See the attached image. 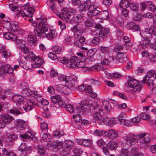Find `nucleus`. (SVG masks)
<instances>
[{"instance_id":"nucleus-1","label":"nucleus","mask_w":156,"mask_h":156,"mask_svg":"<svg viewBox=\"0 0 156 156\" xmlns=\"http://www.w3.org/2000/svg\"><path fill=\"white\" fill-rule=\"evenodd\" d=\"M37 21L32 23V25L35 28L34 33L35 35L41 38L47 37L49 40L55 39L57 36V33L55 30H51L47 34L48 29L46 25L47 24L46 19L37 18Z\"/></svg>"},{"instance_id":"nucleus-2","label":"nucleus","mask_w":156,"mask_h":156,"mask_svg":"<svg viewBox=\"0 0 156 156\" xmlns=\"http://www.w3.org/2000/svg\"><path fill=\"white\" fill-rule=\"evenodd\" d=\"M76 107L77 112L78 113H83L86 112H89L91 109H94V107L91 104H88L84 101L77 104Z\"/></svg>"},{"instance_id":"nucleus-3","label":"nucleus","mask_w":156,"mask_h":156,"mask_svg":"<svg viewBox=\"0 0 156 156\" xmlns=\"http://www.w3.org/2000/svg\"><path fill=\"white\" fill-rule=\"evenodd\" d=\"M34 102L33 100H28L19 104L18 108L21 110H24L26 112H28L34 108Z\"/></svg>"},{"instance_id":"nucleus-4","label":"nucleus","mask_w":156,"mask_h":156,"mask_svg":"<svg viewBox=\"0 0 156 156\" xmlns=\"http://www.w3.org/2000/svg\"><path fill=\"white\" fill-rule=\"evenodd\" d=\"M29 57L32 60L34 61V62L31 64L33 68L40 67L44 62V60L40 56L36 55L33 52L30 53Z\"/></svg>"},{"instance_id":"nucleus-5","label":"nucleus","mask_w":156,"mask_h":156,"mask_svg":"<svg viewBox=\"0 0 156 156\" xmlns=\"http://www.w3.org/2000/svg\"><path fill=\"white\" fill-rule=\"evenodd\" d=\"M78 61H79L78 58L76 56L72 57L69 60L64 57H63V59L61 60L62 63H66L67 66L70 68H76Z\"/></svg>"},{"instance_id":"nucleus-6","label":"nucleus","mask_w":156,"mask_h":156,"mask_svg":"<svg viewBox=\"0 0 156 156\" xmlns=\"http://www.w3.org/2000/svg\"><path fill=\"white\" fill-rule=\"evenodd\" d=\"M128 83L129 87L133 88V91L134 93H138L142 88V85L136 80H130L128 81Z\"/></svg>"},{"instance_id":"nucleus-7","label":"nucleus","mask_w":156,"mask_h":156,"mask_svg":"<svg viewBox=\"0 0 156 156\" xmlns=\"http://www.w3.org/2000/svg\"><path fill=\"white\" fill-rule=\"evenodd\" d=\"M77 77L75 76H69L68 78V81L66 82V85L69 87L72 90H76L77 87Z\"/></svg>"},{"instance_id":"nucleus-8","label":"nucleus","mask_w":156,"mask_h":156,"mask_svg":"<svg viewBox=\"0 0 156 156\" xmlns=\"http://www.w3.org/2000/svg\"><path fill=\"white\" fill-rule=\"evenodd\" d=\"M95 29L100 30H99V36L102 38L104 39L107 37L108 34L109 30L108 28L102 27L100 24H96L95 26Z\"/></svg>"},{"instance_id":"nucleus-9","label":"nucleus","mask_w":156,"mask_h":156,"mask_svg":"<svg viewBox=\"0 0 156 156\" xmlns=\"http://www.w3.org/2000/svg\"><path fill=\"white\" fill-rule=\"evenodd\" d=\"M56 89L58 92L66 95L69 94L72 92V90L68 86H65L62 84L58 85Z\"/></svg>"},{"instance_id":"nucleus-10","label":"nucleus","mask_w":156,"mask_h":156,"mask_svg":"<svg viewBox=\"0 0 156 156\" xmlns=\"http://www.w3.org/2000/svg\"><path fill=\"white\" fill-rule=\"evenodd\" d=\"M13 71V68L8 64L0 67V75L3 76L5 74H11Z\"/></svg>"},{"instance_id":"nucleus-11","label":"nucleus","mask_w":156,"mask_h":156,"mask_svg":"<svg viewBox=\"0 0 156 156\" xmlns=\"http://www.w3.org/2000/svg\"><path fill=\"white\" fill-rule=\"evenodd\" d=\"M91 4V2L90 0L86 1L79 6V11H84L89 10L92 7L93 5H92Z\"/></svg>"},{"instance_id":"nucleus-12","label":"nucleus","mask_w":156,"mask_h":156,"mask_svg":"<svg viewBox=\"0 0 156 156\" xmlns=\"http://www.w3.org/2000/svg\"><path fill=\"white\" fill-rule=\"evenodd\" d=\"M94 111L95 113L94 115V120L97 123L101 118L100 113L102 112V110L101 106L96 105L94 107Z\"/></svg>"},{"instance_id":"nucleus-13","label":"nucleus","mask_w":156,"mask_h":156,"mask_svg":"<svg viewBox=\"0 0 156 156\" xmlns=\"http://www.w3.org/2000/svg\"><path fill=\"white\" fill-rule=\"evenodd\" d=\"M126 114L123 113L120 114L119 117V119L118 121L120 125L124 126H128L131 124V121L125 119Z\"/></svg>"},{"instance_id":"nucleus-14","label":"nucleus","mask_w":156,"mask_h":156,"mask_svg":"<svg viewBox=\"0 0 156 156\" xmlns=\"http://www.w3.org/2000/svg\"><path fill=\"white\" fill-rule=\"evenodd\" d=\"M6 28L9 31L15 32L17 31L18 27L12 21H6L5 23Z\"/></svg>"},{"instance_id":"nucleus-15","label":"nucleus","mask_w":156,"mask_h":156,"mask_svg":"<svg viewBox=\"0 0 156 156\" xmlns=\"http://www.w3.org/2000/svg\"><path fill=\"white\" fill-rule=\"evenodd\" d=\"M101 109L103 113H108L110 111L111 108V105L109 102L106 100H104L102 102V107H101Z\"/></svg>"},{"instance_id":"nucleus-16","label":"nucleus","mask_w":156,"mask_h":156,"mask_svg":"<svg viewBox=\"0 0 156 156\" xmlns=\"http://www.w3.org/2000/svg\"><path fill=\"white\" fill-rule=\"evenodd\" d=\"M34 132L30 130L28 131L25 133L20 135L21 137L24 141H27L31 138H33L35 136Z\"/></svg>"},{"instance_id":"nucleus-17","label":"nucleus","mask_w":156,"mask_h":156,"mask_svg":"<svg viewBox=\"0 0 156 156\" xmlns=\"http://www.w3.org/2000/svg\"><path fill=\"white\" fill-rule=\"evenodd\" d=\"M14 122L17 128L20 130L24 129L26 126L25 121L23 120L17 119L14 121Z\"/></svg>"},{"instance_id":"nucleus-18","label":"nucleus","mask_w":156,"mask_h":156,"mask_svg":"<svg viewBox=\"0 0 156 156\" xmlns=\"http://www.w3.org/2000/svg\"><path fill=\"white\" fill-rule=\"evenodd\" d=\"M51 99L53 103L55 104L60 103V105H63L61 97L58 95H56L51 97Z\"/></svg>"},{"instance_id":"nucleus-19","label":"nucleus","mask_w":156,"mask_h":156,"mask_svg":"<svg viewBox=\"0 0 156 156\" xmlns=\"http://www.w3.org/2000/svg\"><path fill=\"white\" fill-rule=\"evenodd\" d=\"M2 119L6 124H9L14 120L13 117L6 114H2L1 115Z\"/></svg>"},{"instance_id":"nucleus-20","label":"nucleus","mask_w":156,"mask_h":156,"mask_svg":"<svg viewBox=\"0 0 156 156\" xmlns=\"http://www.w3.org/2000/svg\"><path fill=\"white\" fill-rule=\"evenodd\" d=\"M3 37L6 39L11 41H15L17 39V36L14 34L9 32L5 33Z\"/></svg>"},{"instance_id":"nucleus-21","label":"nucleus","mask_w":156,"mask_h":156,"mask_svg":"<svg viewBox=\"0 0 156 156\" xmlns=\"http://www.w3.org/2000/svg\"><path fill=\"white\" fill-rule=\"evenodd\" d=\"M94 5H93V7L91 9H89L88 12L87 13V16L89 18L98 15L100 12L94 8Z\"/></svg>"},{"instance_id":"nucleus-22","label":"nucleus","mask_w":156,"mask_h":156,"mask_svg":"<svg viewBox=\"0 0 156 156\" xmlns=\"http://www.w3.org/2000/svg\"><path fill=\"white\" fill-rule=\"evenodd\" d=\"M85 39L84 37L80 36L79 38L75 39L74 40V44L79 47H81L83 44L85 42Z\"/></svg>"},{"instance_id":"nucleus-23","label":"nucleus","mask_w":156,"mask_h":156,"mask_svg":"<svg viewBox=\"0 0 156 156\" xmlns=\"http://www.w3.org/2000/svg\"><path fill=\"white\" fill-rule=\"evenodd\" d=\"M78 89L79 91L83 92L85 91L86 93H90L92 90L91 86H86L84 85L79 86L78 87Z\"/></svg>"},{"instance_id":"nucleus-24","label":"nucleus","mask_w":156,"mask_h":156,"mask_svg":"<svg viewBox=\"0 0 156 156\" xmlns=\"http://www.w3.org/2000/svg\"><path fill=\"white\" fill-rule=\"evenodd\" d=\"M146 83L151 87H153L155 86L154 80L149 78H144L141 82V83L144 84Z\"/></svg>"},{"instance_id":"nucleus-25","label":"nucleus","mask_w":156,"mask_h":156,"mask_svg":"<svg viewBox=\"0 0 156 156\" xmlns=\"http://www.w3.org/2000/svg\"><path fill=\"white\" fill-rule=\"evenodd\" d=\"M118 136L117 132L114 129H111L109 130L107 133V136L111 139H114Z\"/></svg>"},{"instance_id":"nucleus-26","label":"nucleus","mask_w":156,"mask_h":156,"mask_svg":"<svg viewBox=\"0 0 156 156\" xmlns=\"http://www.w3.org/2000/svg\"><path fill=\"white\" fill-rule=\"evenodd\" d=\"M152 38V35L150 34L147 33L145 38L143 41V45L146 46H149L151 43V40Z\"/></svg>"},{"instance_id":"nucleus-27","label":"nucleus","mask_w":156,"mask_h":156,"mask_svg":"<svg viewBox=\"0 0 156 156\" xmlns=\"http://www.w3.org/2000/svg\"><path fill=\"white\" fill-rule=\"evenodd\" d=\"M12 98L13 101L17 102V106L19 104L24 101V98L23 97L19 95H15L13 96Z\"/></svg>"},{"instance_id":"nucleus-28","label":"nucleus","mask_w":156,"mask_h":156,"mask_svg":"<svg viewBox=\"0 0 156 156\" xmlns=\"http://www.w3.org/2000/svg\"><path fill=\"white\" fill-rule=\"evenodd\" d=\"M106 121V125L109 126H112L117 123V122L115 118L108 119L105 118Z\"/></svg>"},{"instance_id":"nucleus-29","label":"nucleus","mask_w":156,"mask_h":156,"mask_svg":"<svg viewBox=\"0 0 156 156\" xmlns=\"http://www.w3.org/2000/svg\"><path fill=\"white\" fill-rule=\"evenodd\" d=\"M74 143L70 140H67L63 143V146L69 149L70 150L73 147Z\"/></svg>"},{"instance_id":"nucleus-30","label":"nucleus","mask_w":156,"mask_h":156,"mask_svg":"<svg viewBox=\"0 0 156 156\" xmlns=\"http://www.w3.org/2000/svg\"><path fill=\"white\" fill-rule=\"evenodd\" d=\"M27 39L28 43L30 44H35L37 41L36 37L33 34L29 35Z\"/></svg>"},{"instance_id":"nucleus-31","label":"nucleus","mask_w":156,"mask_h":156,"mask_svg":"<svg viewBox=\"0 0 156 156\" xmlns=\"http://www.w3.org/2000/svg\"><path fill=\"white\" fill-rule=\"evenodd\" d=\"M38 152L39 154L41 156H48L47 154L42 146L39 145L37 148Z\"/></svg>"},{"instance_id":"nucleus-32","label":"nucleus","mask_w":156,"mask_h":156,"mask_svg":"<svg viewBox=\"0 0 156 156\" xmlns=\"http://www.w3.org/2000/svg\"><path fill=\"white\" fill-rule=\"evenodd\" d=\"M31 148L30 147H27L25 143H22L19 147V150L21 152L30 150Z\"/></svg>"},{"instance_id":"nucleus-33","label":"nucleus","mask_w":156,"mask_h":156,"mask_svg":"<svg viewBox=\"0 0 156 156\" xmlns=\"http://www.w3.org/2000/svg\"><path fill=\"white\" fill-rule=\"evenodd\" d=\"M42 138V140L45 142H50L51 141V137L50 135L46 133V132H43Z\"/></svg>"},{"instance_id":"nucleus-34","label":"nucleus","mask_w":156,"mask_h":156,"mask_svg":"<svg viewBox=\"0 0 156 156\" xmlns=\"http://www.w3.org/2000/svg\"><path fill=\"white\" fill-rule=\"evenodd\" d=\"M129 2L127 0H122L119 5L122 9H126L129 6Z\"/></svg>"},{"instance_id":"nucleus-35","label":"nucleus","mask_w":156,"mask_h":156,"mask_svg":"<svg viewBox=\"0 0 156 156\" xmlns=\"http://www.w3.org/2000/svg\"><path fill=\"white\" fill-rule=\"evenodd\" d=\"M117 146V143L115 141L109 142L107 144V148L111 150L115 149Z\"/></svg>"},{"instance_id":"nucleus-36","label":"nucleus","mask_w":156,"mask_h":156,"mask_svg":"<svg viewBox=\"0 0 156 156\" xmlns=\"http://www.w3.org/2000/svg\"><path fill=\"white\" fill-rule=\"evenodd\" d=\"M73 21L77 23H80L83 20V16L82 14H79L73 17Z\"/></svg>"},{"instance_id":"nucleus-37","label":"nucleus","mask_w":156,"mask_h":156,"mask_svg":"<svg viewBox=\"0 0 156 156\" xmlns=\"http://www.w3.org/2000/svg\"><path fill=\"white\" fill-rule=\"evenodd\" d=\"M62 149L60 152L61 155L62 156H68L70 151L69 149L63 146Z\"/></svg>"},{"instance_id":"nucleus-38","label":"nucleus","mask_w":156,"mask_h":156,"mask_svg":"<svg viewBox=\"0 0 156 156\" xmlns=\"http://www.w3.org/2000/svg\"><path fill=\"white\" fill-rule=\"evenodd\" d=\"M126 140L132 145H134L138 142V140L136 138L132 136L129 137L126 139Z\"/></svg>"},{"instance_id":"nucleus-39","label":"nucleus","mask_w":156,"mask_h":156,"mask_svg":"<svg viewBox=\"0 0 156 156\" xmlns=\"http://www.w3.org/2000/svg\"><path fill=\"white\" fill-rule=\"evenodd\" d=\"M41 127L42 130V131L41 133V134L43 133V132H48V127L47 124L45 122H41Z\"/></svg>"},{"instance_id":"nucleus-40","label":"nucleus","mask_w":156,"mask_h":156,"mask_svg":"<svg viewBox=\"0 0 156 156\" xmlns=\"http://www.w3.org/2000/svg\"><path fill=\"white\" fill-rule=\"evenodd\" d=\"M100 17L102 19L106 20L109 17V14L108 11H103L99 13Z\"/></svg>"},{"instance_id":"nucleus-41","label":"nucleus","mask_w":156,"mask_h":156,"mask_svg":"<svg viewBox=\"0 0 156 156\" xmlns=\"http://www.w3.org/2000/svg\"><path fill=\"white\" fill-rule=\"evenodd\" d=\"M152 77L155 79L156 78V72L154 70H151L147 72V76L145 78H150Z\"/></svg>"},{"instance_id":"nucleus-42","label":"nucleus","mask_w":156,"mask_h":156,"mask_svg":"<svg viewBox=\"0 0 156 156\" xmlns=\"http://www.w3.org/2000/svg\"><path fill=\"white\" fill-rule=\"evenodd\" d=\"M98 50L102 53H106L110 51V49L108 47L104 46H100L98 47Z\"/></svg>"},{"instance_id":"nucleus-43","label":"nucleus","mask_w":156,"mask_h":156,"mask_svg":"<svg viewBox=\"0 0 156 156\" xmlns=\"http://www.w3.org/2000/svg\"><path fill=\"white\" fill-rule=\"evenodd\" d=\"M52 147L53 148L57 150L62 148L63 147V143H60L54 142L52 145Z\"/></svg>"},{"instance_id":"nucleus-44","label":"nucleus","mask_w":156,"mask_h":156,"mask_svg":"<svg viewBox=\"0 0 156 156\" xmlns=\"http://www.w3.org/2000/svg\"><path fill=\"white\" fill-rule=\"evenodd\" d=\"M148 5L149 6V9L152 12H154L156 10V6L152 2L148 1Z\"/></svg>"},{"instance_id":"nucleus-45","label":"nucleus","mask_w":156,"mask_h":156,"mask_svg":"<svg viewBox=\"0 0 156 156\" xmlns=\"http://www.w3.org/2000/svg\"><path fill=\"white\" fill-rule=\"evenodd\" d=\"M65 108L66 110L70 113H72L74 111V108L73 106L70 104H66L65 105Z\"/></svg>"},{"instance_id":"nucleus-46","label":"nucleus","mask_w":156,"mask_h":156,"mask_svg":"<svg viewBox=\"0 0 156 156\" xmlns=\"http://www.w3.org/2000/svg\"><path fill=\"white\" fill-rule=\"evenodd\" d=\"M97 51V49L96 48L90 49L87 52V55L89 57L93 56Z\"/></svg>"},{"instance_id":"nucleus-47","label":"nucleus","mask_w":156,"mask_h":156,"mask_svg":"<svg viewBox=\"0 0 156 156\" xmlns=\"http://www.w3.org/2000/svg\"><path fill=\"white\" fill-rule=\"evenodd\" d=\"M129 6L131 10L135 11L137 10L138 9L139 5L137 3H129Z\"/></svg>"},{"instance_id":"nucleus-48","label":"nucleus","mask_w":156,"mask_h":156,"mask_svg":"<svg viewBox=\"0 0 156 156\" xmlns=\"http://www.w3.org/2000/svg\"><path fill=\"white\" fill-rule=\"evenodd\" d=\"M100 42V39L98 37H95L92 40V44L94 45L98 44Z\"/></svg>"},{"instance_id":"nucleus-49","label":"nucleus","mask_w":156,"mask_h":156,"mask_svg":"<svg viewBox=\"0 0 156 156\" xmlns=\"http://www.w3.org/2000/svg\"><path fill=\"white\" fill-rule=\"evenodd\" d=\"M149 34H153L156 37V27L151 26L149 29Z\"/></svg>"},{"instance_id":"nucleus-50","label":"nucleus","mask_w":156,"mask_h":156,"mask_svg":"<svg viewBox=\"0 0 156 156\" xmlns=\"http://www.w3.org/2000/svg\"><path fill=\"white\" fill-rule=\"evenodd\" d=\"M19 48L25 54H28L30 51L29 48L26 46H19Z\"/></svg>"},{"instance_id":"nucleus-51","label":"nucleus","mask_w":156,"mask_h":156,"mask_svg":"<svg viewBox=\"0 0 156 156\" xmlns=\"http://www.w3.org/2000/svg\"><path fill=\"white\" fill-rule=\"evenodd\" d=\"M62 50V48L57 46H55L52 48V50L57 54H59L61 52Z\"/></svg>"},{"instance_id":"nucleus-52","label":"nucleus","mask_w":156,"mask_h":156,"mask_svg":"<svg viewBox=\"0 0 156 156\" xmlns=\"http://www.w3.org/2000/svg\"><path fill=\"white\" fill-rule=\"evenodd\" d=\"M34 12V8L30 7L27 10V16L31 17L33 14Z\"/></svg>"},{"instance_id":"nucleus-53","label":"nucleus","mask_w":156,"mask_h":156,"mask_svg":"<svg viewBox=\"0 0 156 156\" xmlns=\"http://www.w3.org/2000/svg\"><path fill=\"white\" fill-rule=\"evenodd\" d=\"M69 77V76H66L62 75L59 76L58 79L61 81H65L66 83V82L68 81V78Z\"/></svg>"},{"instance_id":"nucleus-54","label":"nucleus","mask_w":156,"mask_h":156,"mask_svg":"<svg viewBox=\"0 0 156 156\" xmlns=\"http://www.w3.org/2000/svg\"><path fill=\"white\" fill-rule=\"evenodd\" d=\"M92 143V141L90 139H84L83 142V145L88 146L90 145Z\"/></svg>"},{"instance_id":"nucleus-55","label":"nucleus","mask_w":156,"mask_h":156,"mask_svg":"<svg viewBox=\"0 0 156 156\" xmlns=\"http://www.w3.org/2000/svg\"><path fill=\"white\" fill-rule=\"evenodd\" d=\"M103 131L99 129H96L93 132L94 134L97 136H101L103 135Z\"/></svg>"},{"instance_id":"nucleus-56","label":"nucleus","mask_w":156,"mask_h":156,"mask_svg":"<svg viewBox=\"0 0 156 156\" xmlns=\"http://www.w3.org/2000/svg\"><path fill=\"white\" fill-rule=\"evenodd\" d=\"M140 118L139 116H136L132 119V122L134 123L135 125H137L140 121Z\"/></svg>"},{"instance_id":"nucleus-57","label":"nucleus","mask_w":156,"mask_h":156,"mask_svg":"<svg viewBox=\"0 0 156 156\" xmlns=\"http://www.w3.org/2000/svg\"><path fill=\"white\" fill-rule=\"evenodd\" d=\"M94 24L93 20L91 19L87 20L85 23V25L87 27H91L93 26Z\"/></svg>"},{"instance_id":"nucleus-58","label":"nucleus","mask_w":156,"mask_h":156,"mask_svg":"<svg viewBox=\"0 0 156 156\" xmlns=\"http://www.w3.org/2000/svg\"><path fill=\"white\" fill-rule=\"evenodd\" d=\"M149 61L152 62H156V55H152L150 54L149 55Z\"/></svg>"},{"instance_id":"nucleus-59","label":"nucleus","mask_w":156,"mask_h":156,"mask_svg":"<svg viewBox=\"0 0 156 156\" xmlns=\"http://www.w3.org/2000/svg\"><path fill=\"white\" fill-rule=\"evenodd\" d=\"M73 118L74 119V121L76 122H80L81 120L80 115L78 114L73 115Z\"/></svg>"},{"instance_id":"nucleus-60","label":"nucleus","mask_w":156,"mask_h":156,"mask_svg":"<svg viewBox=\"0 0 156 156\" xmlns=\"http://www.w3.org/2000/svg\"><path fill=\"white\" fill-rule=\"evenodd\" d=\"M123 48L122 45H116L114 48V51L117 53H119V51H121Z\"/></svg>"},{"instance_id":"nucleus-61","label":"nucleus","mask_w":156,"mask_h":156,"mask_svg":"<svg viewBox=\"0 0 156 156\" xmlns=\"http://www.w3.org/2000/svg\"><path fill=\"white\" fill-rule=\"evenodd\" d=\"M142 119L144 120H148L150 119V117L149 115L145 113H142L140 115Z\"/></svg>"},{"instance_id":"nucleus-62","label":"nucleus","mask_w":156,"mask_h":156,"mask_svg":"<svg viewBox=\"0 0 156 156\" xmlns=\"http://www.w3.org/2000/svg\"><path fill=\"white\" fill-rule=\"evenodd\" d=\"M75 156H79L82 153V151L79 148H76L73 151Z\"/></svg>"},{"instance_id":"nucleus-63","label":"nucleus","mask_w":156,"mask_h":156,"mask_svg":"<svg viewBox=\"0 0 156 156\" xmlns=\"http://www.w3.org/2000/svg\"><path fill=\"white\" fill-rule=\"evenodd\" d=\"M39 103H41L43 105H47L49 104V101L46 99H41L38 101Z\"/></svg>"},{"instance_id":"nucleus-64","label":"nucleus","mask_w":156,"mask_h":156,"mask_svg":"<svg viewBox=\"0 0 156 156\" xmlns=\"http://www.w3.org/2000/svg\"><path fill=\"white\" fill-rule=\"evenodd\" d=\"M48 57L51 59L54 60L57 58V56L55 54L52 52L49 53L48 55Z\"/></svg>"}]
</instances>
